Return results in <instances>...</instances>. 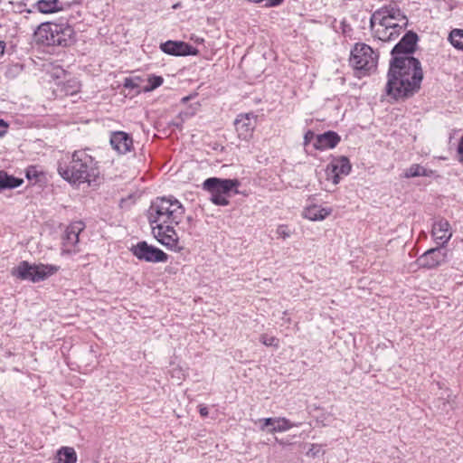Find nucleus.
Instances as JSON below:
<instances>
[{"label":"nucleus","mask_w":463,"mask_h":463,"mask_svg":"<svg viewBox=\"0 0 463 463\" xmlns=\"http://www.w3.org/2000/svg\"><path fill=\"white\" fill-rule=\"evenodd\" d=\"M390 20L391 19H389V18H385V23H384L385 24L384 25H380V26L383 27V28H387V25L388 26H395L396 24L391 23Z\"/></svg>","instance_id":"41"},{"label":"nucleus","mask_w":463,"mask_h":463,"mask_svg":"<svg viewBox=\"0 0 463 463\" xmlns=\"http://www.w3.org/2000/svg\"><path fill=\"white\" fill-rule=\"evenodd\" d=\"M434 174L432 170L427 169L420 165H411L406 169L404 176L406 178L418 177V176H431Z\"/></svg>","instance_id":"24"},{"label":"nucleus","mask_w":463,"mask_h":463,"mask_svg":"<svg viewBox=\"0 0 463 463\" xmlns=\"http://www.w3.org/2000/svg\"><path fill=\"white\" fill-rule=\"evenodd\" d=\"M376 14V11L373 12V14H372L371 18H370V29L371 31H373L374 33V25H375V23L376 21H378L379 23V25H384L385 24V20H384V17L383 15H380L379 17H375L374 18V15Z\"/></svg>","instance_id":"30"},{"label":"nucleus","mask_w":463,"mask_h":463,"mask_svg":"<svg viewBox=\"0 0 463 463\" xmlns=\"http://www.w3.org/2000/svg\"><path fill=\"white\" fill-rule=\"evenodd\" d=\"M74 36V29L67 22H43L33 33L35 42L46 46H70Z\"/></svg>","instance_id":"4"},{"label":"nucleus","mask_w":463,"mask_h":463,"mask_svg":"<svg viewBox=\"0 0 463 463\" xmlns=\"http://www.w3.org/2000/svg\"><path fill=\"white\" fill-rule=\"evenodd\" d=\"M163 52L173 56L197 55L199 51L193 45L182 41H166L160 44Z\"/></svg>","instance_id":"12"},{"label":"nucleus","mask_w":463,"mask_h":463,"mask_svg":"<svg viewBox=\"0 0 463 463\" xmlns=\"http://www.w3.org/2000/svg\"><path fill=\"white\" fill-rule=\"evenodd\" d=\"M405 27L406 26H404V24L402 25L395 24V26H392L389 33L391 34L392 41L396 40L401 34L402 30L404 29Z\"/></svg>","instance_id":"31"},{"label":"nucleus","mask_w":463,"mask_h":463,"mask_svg":"<svg viewBox=\"0 0 463 463\" xmlns=\"http://www.w3.org/2000/svg\"><path fill=\"white\" fill-rule=\"evenodd\" d=\"M199 413L202 417H206L209 414L208 408L204 405H199Z\"/></svg>","instance_id":"40"},{"label":"nucleus","mask_w":463,"mask_h":463,"mask_svg":"<svg viewBox=\"0 0 463 463\" xmlns=\"http://www.w3.org/2000/svg\"><path fill=\"white\" fill-rule=\"evenodd\" d=\"M186 222L188 224L187 230H188L189 233L191 234L192 233L191 230H192V228L194 227V219L193 216L189 215L186 217Z\"/></svg>","instance_id":"38"},{"label":"nucleus","mask_w":463,"mask_h":463,"mask_svg":"<svg viewBox=\"0 0 463 463\" xmlns=\"http://www.w3.org/2000/svg\"><path fill=\"white\" fill-rule=\"evenodd\" d=\"M431 233L434 241L441 246H444L452 236L450 225L445 219H439L433 223Z\"/></svg>","instance_id":"15"},{"label":"nucleus","mask_w":463,"mask_h":463,"mask_svg":"<svg viewBox=\"0 0 463 463\" xmlns=\"http://www.w3.org/2000/svg\"><path fill=\"white\" fill-rule=\"evenodd\" d=\"M317 136L312 130H307L304 135V145L307 146L308 143L311 142L312 139H314Z\"/></svg>","instance_id":"35"},{"label":"nucleus","mask_w":463,"mask_h":463,"mask_svg":"<svg viewBox=\"0 0 463 463\" xmlns=\"http://www.w3.org/2000/svg\"><path fill=\"white\" fill-rule=\"evenodd\" d=\"M418 34L407 32L391 51L386 94L394 99L411 97L420 89L423 71L420 61L411 56L416 51Z\"/></svg>","instance_id":"1"},{"label":"nucleus","mask_w":463,"mask_h":463,"mask_svg":"<svg viewBox=\"0 0 463 463\" xmlns=\"http://www.w3.org/2000/svg\"><path fill=\"white\" fill-rule=\"evenodd\" d=\"M332 210L330 208H322L318 206H311L305 210L304 217L310 221H322L330 215Z\"/></svg>","instance_id":"20"},{"label":"nucleus","mask_w":463,"mask_h":463,"mask_svg":"<svg viewBox=\"0 0 463 463\" xmlns=\"http://www.w3.org/2000/svg\"><path fill=\"white\" fill-rule=\"evenodd\" d=\"M23 183L22 178L10 175L5 171H0V191L19 187Z\"/></svg>","instance_id":"21"},{"label":"nucleus","mask_w":463,"mask_h":463,"mask_svg":"<svg viewBox=\"0 0 463 463\" xmlns=\"http://www.w3.org/2000/svg\"><path fill=\"white\" fill-rule=\"evenodd\" d=\"M249 1L255 3V4H260V3L265 2V4H264L265 7L279 6L284 2V0H249Z\"/></svg>","instance_id":"29"},{"label":"nucleus","mask_w":463,"mask_h":463,"mask_svg":"<svg viewBox=\"0 0 463 463\" xmlns=\"http://www.w3.org/2000/svg\"><path fill=\"white\" fill-rule=\"evenodd\" d=\"M173 125L175 126L176 128H181V126H182L181 123H175V122H174Z\"/></svg>","instance_id":"45"},{"label":"nucleus","mask_w":463,"mask_h":463,"mask_svg":"<svg viewBox=\"0 0 463 463\" xmlns=\"http://www.w3.org/2000/svg\"><path fill=\"white\" fill-rule=\"evenodd\" d=\"M277 234L283 239L288 238L290 236V232L286 225H279L277 229Z\"/></svg>","instance_id":"33"},{"label":"nucleus","mask_w":463,"mask_h":463,"mask_svg":"<svg viewBox=\"0 0 463 463\" xmlns=\"http://www.w3.org/2000/svg\"><path fill=\"white\" fill-rule=\"evenodd\" d=\"M84 227L82 222H75L67 227L63 237V246L68 251L74 250L79 242V235Z\"/></svg>","instance_id":"17"},{"label":"nucleus","mask_w":463,"mask_h":463,"mask_svg":"<svg viewBox=\"0 0 463 463\" xmlns=\"http://www.w3.org/2000/svg\"><path fill=\"white\" fill-rule=\"evenodd\" d=\"M300 423H293L284 417H276V423L268 430L269 433L283 432L290 430L292 427H298Z\"/></svg>","instance_id":"23"},{"label":"nucleus","mask_w":463,"mask_h":463,"mask_svg":"<svg viewBox=\"0 0 463 463\" xmlns=\"http://www.w3.org/2000/svg\"><path fill=\"white\" fill-rule=\"evenodd\" d=\"M138 79L134 78H126L124 80V87L128 89H136L138 87L137 83Z\"/></svg>","instance_id":"32"},{"label":"nucleus","mask_w":463,"mask_h":463,"mask_svg":"<svg viewBox=\"0 0 463 463\" xmlns=\"http://www.w3.org/2000/svg\"><path fill=\"white\" fill-rule=\"evenodd\" d=\"M378 55L371 46L363 43L354 44L351 51L350 63L360 75L376 69Z\"/></svg>","instance_id":"7"},{"label":"nucleus","mask_w":463,"mask_h":463,"mask_svg":"<svg viewBox=\"0 0 463 463\" xmlns=\"http://www.w3.org/2000/svg\"><path fill=\"white\" fill-rule=\"evenodd\" d=\"M55 463H76L77 454L71 447H61L54 458Z\"/></svg>","instance_id":"22"},{"label":"nucleus","mask_w":463,"mask_h":463,"mask_svg":"<svg viewBox=\"0 0 463 463\" xmlns=\"http://www.w3.org/2000/svg\"><path fill=\"white\" fill-rule=\"evenodd\" d=\"M341 25H342V28H343V32L345 33V28H346V26H348V24H346V21L343 20L341 22Z\"/></svg>","instance_id":"43"},{"label":"nucleus","mask_w":463,"mask_h":463,"mask_svg":"<svg viewBox=\"0 0 463 463\" xmlns=\"http://www.w3.org/2000/svg\"><path fill=\"white\" fill-rule=\"evenodd\" d=\"M260 341L265 345L271 346V345H275L274 342L276 341V338L273 337V336L261 335L260 336Z\"/></svg>","instance_id":"34"},{"label":"nucleus","mask_w":463,"mask_h":463,"mask_svg":"<svg viewBox=\"0 0 463 463\" xmlns=\"http://www.w3.org/2000/svg\"><path fill=\"white\" fill-rule=\"evenodd\" d=\"M37 176V170L35 167H30L26 170V177L31 180Z\"/></svg>","instance_id":"36"},{"label":"nucleus","mask_w":463,"mask_h":463,"mask_svg":"<svg viewBox=\"0 0 463 463\" xmlns=\"http://www.w3.org/2000/svg\"><path fill=\"white\" fill-rule=\"evenodd\" d=\"M352 165L347 156H341L333 157V160L326 166L327 179L332 180L334 184L340 182V175H347L351 172Z\"/></svg>","instance_id":"11"},{"label":"nucleus","mask_w":463,"mask_h":463,"mask_svg":"<svg viewBox=\"0 0 463 463\" xmlns=\"http://www.w3.org/2000/svg\"><path fill=\"white\" fill-rule=\"evenodd\" d=\"M131 253L139 260L159 263L166 262L168 260V255L159 248L149 245L146 241H138L136 245L130 248Z\"/></svg>","instance_id":"8"},{"label":"nucleus","mask_w":463,"mask_h":463,"mask_svg":"<svg viewBox=\"0 0 463 463\" xmlns=\"http://www.w3.org/2000/svg\"><path fill=\"white\" fill-rule=\"evenodd\" d=\"M341 141V137L333 130H328L323 134L317 135L316 141L313 144L317 150H326L335 148Z\"/></svg>","instance_id":"16"},{"label":"nucleus","mask_w":463,"mask_h":463,"mask_svg":"<svg viewBox=\"0 0 463 463\" xmlns=\"http://www.w3.org/2000/svg\"><path fill=\"white\" fill-rule=\"evenodd\" d=\"M4 125H0V137H4L6 134L7 128L9 127L6 121L4 120Z\"/></svg>","instance_id":"39"},{"label":"nucleus","mask_w":463,"mask_h":463,"mask_svg":"<svg viewBox=\"0 0 463 463\" xmlns=\"http://www.w3.org/2000/svg\"><path fill=\"white\" fill-rule=\"evenodd\" d=\"M458 154L459 156V160L463 162V136L461 137L458 146Z\"/></svg>","instance_id":"37"},{"label":"nucleus","mask_w":463,"mask_h":463,"mask_svg":"<svg viewBox=\"0 0 463 463\" xmlns=\"http://www.w3.org/2000/svg\"><path fill=\"white\" fill-rule=\"evenodd\" d=\"M5 49V43L3 41H0V57L4 54Z\"/></svg>","instance_id":"42"},{"label":"nucleus","mask_w":463,"mask_h":463,"mask_svg":"<svg viewBox=\"0 0 463 463\" xmlns=\"http://www.w3.org/2000/svg\"><path fill=\"white\" fill-rule=\"evenodd\" d=\"M383 15L385 18L394 19L398 21H404V26L408 25V20L406 15L402 12V10L395 5H385L380 9L376 10L375 17H379Z\"/></svg>","instance_id":"18"},{"label":"nucleus","mask_w":463,"mask_h":463,"mask_svg":"<svg viewBox=\"0 0 463 463\" xmlns=\"http://www.w3.org/2000/svg\"><path fill=\"white\" fill-rule=\"evenodd\" d=\"M95 159L85 149L74 151L69 163L60 161L57 171L71 184H80L94 181L99 175Z\"/></svg>","instance_id":"2"},{"label":"nucleus","mask_w":463,"mask_h":463,"mask_svg":"<svg viewBox=\"0 0 463 463\" xmlns=\"http://www.w3.org/2000/svg\"><path fill=\"white\" fill-rule=\"evenodd\" d=\"M276 441L279 442V444H285L282 440H279L278 438H275Z\"/></svg>","instance_id":"46"},{"label":"nucleus","mask_w":463,"mask_h":463,"mask_svg":"<svg viewBox=\"0 0 463 463\" xmlns=\"http://www.w3.org/2000/svg\"><path fill=\"white\" fill-rule=\"evenodd\" d=\"M446 258L447 250L440 245L426 250L416 260L415 263L419 268L431 269L444 263Z\"/></svg>","instance_id":"10"},{"label":"nucleus","mask_w":463,"mask_h":463,"mask_svg":"<svg viewBox=\"0 0 463 463\" xmlns=\"http://www.w3.org/2000/svg\"><path fill=\"white\" fill-rule=\"evenodd\" d=\"M4 124H5V123H4V119H1V118H0V125H4Z\"/></svg>","instance_id":"47"},{"label":"nucleus","mask_w":463,"mask_h":463,"mask_svg":"<svg viewBox=\"0 0 463 463\" xmlns=\"http://www.w3.org/2000/svg\"><path fill=\"white\" fill-rule=\"evenodd\" d=\"M59 267L50 264H30L26 260L21 261L11 271L12 275L21 280H29L36 283L45 280L50 276L55 274Z\"/></svg>","instance_id":"6"},{"label":"nucleus","mask_w":463,"mask_h":463,"mask_svg":"<svg viewBox=\"0 0 463 463\" xmlns=\"http://www.w3.org/2000/svg\"><path fill=\"white\" fill-rule=\"evenodd\" d=\"M33 8L39 13L49 14L60 11L61 6L59 0H38Z\"/></svg>","instance_id":"19"},{"label":"nucleus","mask_w":463,"mask_h":463,"mask_svg":"<svg viewBox=\"0 0 463 463\" xmlns=\"http://www.w3.org/2000/svg\"><path fill=\"white\" fill-rule=\"evenodd\" d=\"M449 41L456 49L463 51V30L453 29L449 35Z\"/></svg>","instance_id":"25"},{"label":"nucleus","mask_w":463,"mask_h":463,"mask_svg":"<svg viewBox=\"0 0 463 463\" xmlns=\"http://www.w3.org/2000/svg\"><path fill=\"white\" fill-rule=\"evenodd\" d=\"M110 145L118 154L125 155L133 148V138L124 131H116L111 134Z\"/></svg>","instance_id":"14"},{"label":"nucleus","mask_w":463,"mask_h":463,"mask_svg":"<svg viewBox=\"0 0 463 463\" xmlns=\"http://www.w3.org/2000/svg\"><path fill=\"white\" fill-rule=\"evenodd\" d=\"M73 87H75L76 89L71 91V95H73L74 93H76L78 91V86L75 84V85H73Z\"/></svg>","instance_id":"44"},{"label":"nucleus","mask_w":463,"mask_h":463,"mask_svg":"<svg viewBox=\"0 0 463 463\" xmlns=\"http://www.w3.org/2000/svg\"><path fill=\"white\" fill-rule=\"evenodd\" d=\"M148 84L143 88L144 92H150L161 86L164 82V79L157 75H149L147 79Z\"/></svg>","instance_id":"26"},{"label":"nucleus","mask_w":463,"mask_h":463,"mask_svg":"<svg viewBox=\"0 0 463 463\" xmlns=\"http://www.w3.org/2000/svg\"><path fill=\"white\" fill-rule=\"evenodd\" d=\"M392 26H388L387 28L381 27L376 29L373 33L374 36L378 38L382 42H392V37L390 33V29Z\"/></svg>","instance_id":"27"},{"label":"nucleus","mask_w":463,"mask_h":463,"mask_svg":"<svg viewBox=\"0 0 463 463\" xmlns=\"http://www.w3.org/2000/svg\"><path fill=\"white\" fill-rule=\"evenodd\" d=\"M256 423L260 424V430L261 431L268 432V430L272 428L274 426V424L276 423V417L275 418L270 417V418L259 419Z\"/></svg>","instance_id":"28"},{"label":"nucleus","mask_w":463,"mask_h":463,"mask_svg":"<svg viewBox=\"0 0 463 463\" xmlns=\"http://www.w3.org/2000/svg\"><path fill=\"white\" fill-rule=\"evenodd\" d=\"M185 209L174 196L156 197L147 210V219L151 226L179 224Z\"/></svg>","instance_id":"3"},{"label":"nucleus","mask_w":463,"mask_h":463,"mask_svg":"<svg viewBox=\"0 0 463 463\" xmlns=\"http://www.w3.org/2000/svg\"><path fill=\"white\" fill-rule=\"evenodd\" d=\"M234 127L241 139L250 138L255 128L254 115L252 113L238 115L234 120Z\"/></svg>","instance_id":"13"},{"label":"nucleus","mask_w":463,"mask_h":463,"mask_svg":"<svg viewBox=\"0 0 463 463\" xmlns=\"http://www.w3.org/2000/svg\"><path fill=\"white\" fill-rule=\"evenodd\" d=\"M241 183L238 179H222L209 177L203 183V189L211 194V202L215 205L226 206L230 203L229 198L238 194Z\"/></svg>","instance_id":"5"},{"label":"nucleus","mask_w":463,"mask_h":463,"mask_svg":"<svg viewBox=\"0 0 463 463\" xmlns=\"http://www.w3.org/2000/svg\"><path fill=\"white\" fill-rule=\"evenodd\" d=\"M151 228L154 237L166 249L175 252L183 250L184 247L179 244V237L172 224L154 225Z\"/></svg>","instance_id":"9"}]
</instances>
